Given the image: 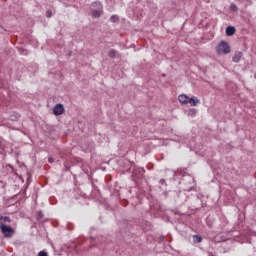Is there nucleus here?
I'll list each match as a JSON object with an SVG mask.
<instances>
[{
	"label": "nucleus",
	"instance_id": "obj_5",
	"mask_svg": "<svg viewBox=\"0 0 256 256\" xmlns=\"http://www.w3.org/2000/svg\"><path fill=\"white\" fill-rule=\"evenodd\" d=\"M178 101L182 104V105H189V96L182 94L178 96Z\"/></svg>",
	"mask_w": 256,
	"mask_h": 256
},
{
	"label": "nucleus",
	"instance_id": "obj_20",
	"mask_svg": "<svg viewBox=\"0 0 256 256\" xmlns=\"http://www.w3.org/2000/svg\"><path fill=\"white\" fill-rule=\"evenodd\" d=\"M188 181H190V182L193 183V182L195 181V179H193V177L189 176V177H188Z\"/></svg>",
	"mask_w": 256,
	"mask_h": 256
},
{
	"label": "nucleus",
	"instance_id": "obj_4",
	"mask_svg": "<svg viewBox=\"0 0 256 256\" xmlns=\"http://www.w3.org/2000/svg\"><path fill=\"white\" fill-rule=\"evenodd\" d=\"M53 113L56 116L63 115V113H65V107L63 104H56L53 108Z\"/></svg>",
	"mask_w": 256,
	"mask_h": 256
},
{
	"label": "nucleus",
	"instance_id": "obj_13",
	"mask_svg": "<svg viewBox=\"0 0 256 256\" xmlns=\"http://www.w3.org/2000/svg\"><path fill=\"white\" fill-rule=\"evenodd\" d=\"M0 221H3V223H11V218L9 216L0 215Z\"/></svg>",
	"mask_w": 256,
	"mask_h": 256
},
{
	"label": "nucleus",
	"instance_id": "obj_2",
	"mask_svg": "<svg viewBox=\"0 0 256 256\" xmlns=\"http://www.w3.org/2000/svg\"><path fill=\"white\" fill-rule=\"evenodd\" d=\"M0 229L2 231V234L6 239L11 238L13 235H15V229H13L11 226H7V224L1 223Z\"/></svg>",
	"mask_w": 256,
	"mask_h": 256
},
{
	"label": "nucleus",
	"instance_id": "obj_9",
	"mask_svg": "<svg viewBox=\"0 0 256 256\" xmlns=\"http://www.w3.org/2000/svg\"><path fill=\"white\" fill-rule=\"evenodd\" d=\"M101 15H103V11L102 10H93L92 11V17L94 19H99V17H101Z\"/></svg>",
	"mask_w": 256,
	"mask_h": 256
},
{
	"label": "nucleus",
	"instance_id": "obj_11",
	"mask_svg": "<svg viewBox=\"0 0 256 256\" xmlns=\"http://www.w3.org/2000/svg\"><path fill=\"white\" fill-rule=\"evenodd\" d=\"M117 53H119L117 50L110 49L108 52V57H110V59H115V57H117Z\"/></svg>",
	"mask_w": 256,
	"mask_h": 256
},
{
	"label": "nucleus",
	"instance_id": "obj_10",
	"mask_svg": "<svg viewBox=\"0 0 256 256\" xmlns=\"http://www.w3.org/2000/svg\"><path fill=\"white\" fill-rule=\"evenodd\" d=\"M45 215L43 214V211L36 212V219L39 223L43 222Z\"/></svg>",
	"mask_w": 256,
	"mask_h": 256
},
{
	"label": "nucleus",
	"instance_id": "obj_18",
	"mask_svg": "<svg viewBox=\"0 0 256 256\" xmlns=\"http://www.w3.org/2000/svg\"><path fill=\"white\" fill-rule=\"evenodd\" d=\"M193 189H195V187L191 186V187H189V188H185V191L190 192V191H193Z\"/></svg>",
	"mask_w": 256,
	"mask_h": 256
},
{
	"label": "nucleus",
	"instance_id": "obj_16",
	"mask_svg": "<svg viewBox=\"0 0 256 256\" xmlns=\"http://www.w3.org/2000/svg\"><path fill=\"white\" fill-rule=\"evenodd\" d=\"M110 21H111L112 23H117V22L119 21V16H117V15H112V16L110 17Z\"/></svg>",
	"mask_w": 256,
	"mask_h": 256
},
{
	"label": "nucleus",
	"instance_id": "obj_19",
	"mask_svg": "<svg viewBox=\"0 0 256 256\" xmlns=\"http://www.w3.org/2000/svg\"><path fill=\"white\" fill-rule=\"evenodd\" d=\"M159 183H160L161 185H166L165 179H161V180L159 181Z\"/></svg>",
	"mask_w": 256,
	"mask_h": 256
},
{
	"label": "nucleus",
	"instance_id": "obj_23",
	"mask_svg": "<svg viewBox=\"0 0 256 256\" xmlns=\"http://www.w3.org/2000/svg\"><path fill=\"white\" fill-rule=\"evenodd\" d=\"M48 161H49L50 163H53L54 160H53V158L50 157V158H48Z\"/></svg>",
	"mask_w": 256,
	"mask_h": 256
},
{
	"label": "nucleus",
	"instance_id": "obj_22",
	"mask_svg": "<svg viewBox=\"0 0 256 256\" xmlns=\"http://www.w3.org/2000/svg\"><path fill=\"white\" fill-rule=\"evenodd\" d=\"M160 241H165V237L163 235L160 236Z\"/></svg>",
	"mask_w": 256,
	"mask_h": 256
},
{
	"label": "nucleus",
	"instance_id": "obj_8",
	"mask_svg": "<svg viewBox=\"0 0 256 256\" xmlns=\"http://www.w3.org/2000/svg\"><path fill=\"white\" fill-rule=\"evenodd\" d=\"M243 58V53L242 52H237L233 58H232V61L234 63H239V61H241V59Z\"/></svg>",
	"mask_w": 256,
	"mask_h": 256
},
{
	"label": "nucleus",
	"instance_id": "obj_24",
	"mask_svg": "<svg viewBox=\"0 0 256 256\" xmlns=\"http://www.w3.org/2000/svg\"><path fill=\"white\" fill-rule=\"evenodd\" d=\"M1 139H2V138H0V147H1Z\"/></svg>",
	"mask_w": 256,
	"mask_h": 256
},
{
	"label": "nucleus",
	"instance_id": "obj_17",
	"mask_svg": "<svg viewBox=\"0 0 256 256\" xmlns=\"http://www.w3.org/2000/svg\"><path fill=\"white\" fill-rule=\"evenodd\" d=\"M38 256H49V254L45 250H42L38 253Z\"/></svg>",
	"mask_w": 256,
	"mask_h": 256
},
{
	"label": "nucleus",
	"instance_id": "obj_7",
	"mask_svg": "<svg viewBox=\"0 0 256 256\" xmlns=\"http://www.w3.org/2000/svg\"><path fill=\"white\" fill-rule=\"evenodd\" d=\"M226 35H227V37H233V35H235V27L228 26L226 28Z\"/></svg>",
	"mask_w": 256,
	"mask_h": 256
},
{
	"label": "nucleus",
	"instance_id": "obj_14",
	"mask_svg": "<svg viewBox=\"0 0 256 256\" xmlns=\"http://www.w3.org/2000/svg\"><path fill=\"white\" fill-rule=\"evenodd\" d=\"M193 241H194V243H201V241H203V238L199 235H194Z\"/></svg>",
	"mask_w": 256,
	"mask_h": 256
},
{
	"label": "nucleus",
	"instance_id": "obj_12",
	"mask_svg": "<svg viewBox=\"0 0 256 256\" xmlns=\"http://www.w3.org/2000/svg\"><path fill=\"white\" fill-rule=\"evenodd\" d=\"M187 115H188V117H195V115H197V109H195V108L189 109L187 112Z\"/></svg>",
	"mask_w": 256,
	"mask_h": 256
},
{
	"label": "nucleus",
	"instance_id": "obj_21",
	"mask_svg": "<svg viewBox=\"0 0 256 256\" xmlns=\"http://www.w3.org/2000/svg\"><path fill=\"white\" fill-rule=\"evenodd\" d=\"M46 15H47V17H51V11L48 10V11L46 12Z\"/></svg>",
	"mask_w": 256,
	"mask_h": 256
},
{
	"label": "nucleus",
	"instance_id": "obj_3",
	"mask_svg": "<svg viewBox=\"0 0 256 256\" xmlns=\"http://www.w3.org/2000/svg\"><path fill=\"white\" fill-rule=\"evenodd\" d=\"M132 177L134 179H143V177H145V169L136 168L132 173Z\"/></svg>",
	"mask_w": 256,
	"mask_h": 256
},
{
	"label": "nucleus",
	"instance_id": "obj_1",
	"mask_svg": "<svg viewBox=\"0 0 256 256\" xmlns=\"http://www.w3.org/2000/svg\"><path fill=\"white\" fill-rule=\"evenodd\" d=\"M216 53L217 55H229V53H231V47L229 46V43L222 40L216 47Z\"/></svg>",
	"mask_w": 256,
	"mask_h": 256
},
{
	"label": "nucleus",
	"instance_id": "obj_15",
	"mask_svg": "<svg viewBox=\"0 0 256 256\" xmlns=\"http://www.w3.org/2000/svg\"><path fill=\"white\" fill-rule=\"evenodd\" d=\"M230 11H233L234 13H237L239 11V7H237L236 4H230Z\"/></svg>",
	"mask_w": 256,
	"mask_h": 256
},
{
	"label": "nucleus",
	"instance_id": "obj_6",
	"mask_svg": "<svg viewBox=\"0 0 256 256\" xmlns=\"http://www.w3.org/2000/svg\"><path fill=\"white\" fill-rule=\"evenodd\" d=\"M188 103H190L191 107H197L201 101L197 97L188 98Z\"/></svg>",
	"mask_w": 256,
	"mask_h": 256
}]
</instances>
